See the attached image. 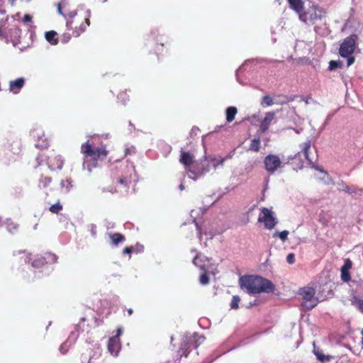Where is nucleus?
<instances>
[{
    "label": "nucleus",
    "mask_w": 363,
    "mask_h": 363,
    "mask_svg": "<svg viewBox=\"0 0 363 363\" xmlns=\"http://www.w3.org/2000/svg\"><path fill=\"white\" fill-rule=\"evenodd\" d=\"M240 287L250 294L270 293L274 290L272 282L265 278L254 275H245L239 279Z\"/></svg>",
    "instance_id": "nucleus-1"
},
{
    "label": "nucleus",
    "mask_w": 363,
    "mask_h": 363,
    "mask_svg": "<svg viewBox=\"0 0 363 363\" xmlns=\"http://www.w3.org/2000/svg\"><path fill=\"white\" fill-rule=\"evenodd\" d=\"M89 16L85 13H74L67 21V29L72 31V35L74 37L79 36L85 31L89 26Z\"/></svg>",
    "instance_id": "nucleus-2"
},
{
    "label": "nucleus",
    "mask_w": 363,
    "mask_h": 363,
    "mask_svg": "<svg viewBox=\"0 0 363 363\" xmlns=\"http://www.w3.org/2000/svg\"><path fill=\"white\" fill-rule=\"evenodd\" d=\"M80 152L83 155L84 160H90L93 162L104 160L108 155V150L106 146L94 147L89 140L82 144Z\"/></svg>",
    "instance_id": "nucleus-3"
},
{
    "label": "nucleus",
    "mask_w": 363,
    "mask_h": 363,
    "mask_svg": "<svg viewBox=\"0 0 363 363\" xmlns=\"http://www.w3.org/2000/svg\"><path fill=\"white\" fill-rule=\"evenodd\" d=\"M325 12L323 9L311 6L306 10H302L299 13V19L307 25H313L318 21H321L325 16Z\"/></svg>",
    "instance_id": "nucleus-4"
},
{
    "label": "nucleus",
    "mask_w": 363,
    "mask_h": 363,
    "mask_svg": "<svg viewBox=\"0 0 363 363\" xmlns=\"http://www.w3.org/2000/svg\"><path fill=\"white\" fill-rule=\"evenodd\" d=\"M358 36L356 34L350 35L343 40L340 45L339 55L342 57H347L352 55L357 47Z\"/></svg>",
    "instance_id": "nucleus-5"
},
{
    "label": "nucleus",
    "mask_w": 363,
    "mask_h": 363,
    "mask_svg": "<svg viewBox=\"0 0 363 363\" xmlns=\"http://www.w3.org/2000/svg\"><path fill=\"white\" fill-rule=\"evenodd\" d=\"M298 294L303 296L305 301V307L311 310L318 303V301L315 298V289L313 287H303L298 291Z\"/></svg>",
    "instance_id": "nucleus-6"
},
{
    "label": "nucleus",
    "mask_w": 363,
    "mask_h": 363,
    "mask_svg": "<svg viewBox=\"0 0 363 363\" xmlns=\"http://www.w3.org/2000/svg\"><path fill=\"white\" fill-rule=\"evenodd\" d=\"M186 171L189 173V176L194 180H196L199 177L203 175L209 171L208 167L206 166L203 162L196 161Z\"/></svg>",
    "instance_id": "nucleus-7"
},
{
    "label": "nucleus",
    "mask_w": 363,
    "mask_h": 363,
    "mask_svg": "<svg viewBox=\"0 0 363 363\" xmlns=\"http://www.w3.org/2000/svg\"><path fill=\"white\" fill-rule=\"evenodd\" d=\"M264 164L269 174H274L281 167V162L277 155L270 154L264 157Z\"/></svg>",
    "instance_id": "nucleus-8"
},
{
    "label": "nucleus",
    "mask_w": 363,
    "mask_h": 363,
    "mask_svg": "<svg viewBox=\"0 0 363 363\" xmlns=\"http://www.w3.org/2000/svg\"><path fill=\"white\" fill-rule=\"evenodd\" d=\"M262 212L263 216L258 218V222L264 223V227L267 229L272 230L277 224L276 219L273 216L272 212L267 208H263Z\"/></svg>",
    "instance_id": "nucleus-9"
},
{
    "label": "nucleus",
    "mask_w": 363,
    "mask_h": 363,
    "mask_svg": "<svg viewBox=\"0 0 363 363\" xmlns=\"http://www.w3.org/2000/svg\"><path fill=\"white\" fill-rule=\"evenodd\" d=\"M5 147L13 154L19 155L21 152L22 143L18 138L9 139Z\"/></svg>",
    "instance_id": "nucleus-10"
},
{
    "label": "nucleus",
    "mask_w": 363,
    "mask_h": 363,
    "mask_svg": "<svg viewBox=\"0 0 363 363\" xmlns=\"http://www.w3.org/2000/svg\"><path fill=\"white\" fill-rule=\"evenodd\" d=\"M57 11L60 14L69 18L76 13L74 9H71V5L67 0H62L57 4Z\"/></svg>",
    "instance_id": "nucleus-11"
},
{
    "label": "nucleus",
    "mask_w": 363,
    "mask_h": 363,
    "mask_svg": "<svg viewBox=\"0 0 363 363\" xmlns=\"http://www.w3.org/2000/svg\"><path fill=\"white\" fill-rule=\"evenodd\" d=\"M179 162L184 166L185 169H187L196 161L194 160V155L193 153L182 150Z\"/></svg>",
    "instance_id": "nucleus-12"
},
{
    "label": "nucleus",
    "mask_w": 363,
    "mask_h": 363,
    "mask_svg": "<svg viewBox=\"0 0 363 363\" xmlns=\"http://www.w3.org/2000/svg\"><path fill=\"white\" fill-rule=\"evenodd\" d=\"M274 111H269L265 113L264 118L260 121L259 129L262 133H265L269 128L272 122L275 118Z\"/></svg>",
    "instance_id": "nucleus-13"
},
{
    "label": "nucleus",
    "mask_w": 363,
    "mask_h": 363,
    "mask_svg": "<svg viewBox=\"0 0 363 363\" xmlns=\"http://www.w3.org/2000/svg\"><path fill=\"white\" fill-rule=\"evenodd\" d=\"M13 257L14 258V261L17 262L23 261L24 263H30L32 260L31 254L28 252L26 250L15 251L13 253Z\"/></svg>",
    "instance_id": "nucleus-14"
},
{
    "label": "nucleus",
    "mask_w": 363,
    "mask_h": 363,
    "mask_svg": "<svg viewBox=\"0 0 363 363\" xmlns=\"http://www.w3.org/2000/svg\"><path fill=\"white\" fill-rule=\"evenodd\" d=\"M121 349V343L117 337H110L108 342V350L113 356H117Z\"/></svg>",
    "instance_id": "nucleus-15"
},
{
    "label": "nucleus",
    "mask_w": 363,
    "mask_h": 363,
    "mask_svg": "<svg viewBox=\"0 0 363 363\" xmlns=\"http://www.w3.org/2000/svg\"><path fill=\"white\" fill-rule=\"evenodd\" d=\"M25 84V79L23 77L9 82V91L15 94H18Z\"/></svg>",
    "instance_id": "nucleus-16"
},
{
    "label": "nucleus",
    "mask_w": 363,
    "mask_h": 363,
    "mask_svg": "<svg viewBox=\"0 0 363 363\" xmlns=\"http://www.w3.org/2000/svg\"><path fill=\"white\" fill-rule=\"evenodd\" d=\"M352 264L350 259H347L345 260L344 265L341 268V278L344 281H348L351 279L349 270L352 268Z\"/></svg>",
    "instance_id": "nucleus-17"
},
{
    "label": "nucleus",
    "mask_w": 363,
    "mask_h": 363,
    "mask_svg": "<svg viewBox=\"0 0 363 363\" xmlns=\"http://www.w3.org/2000/svg\"><path fill=\"white\" fill-rule=\"evenodd\" d=\"M313 353L315 355L317 359L322 363L330 362L335 357L334 356L332 355H325L320 349L315 348V346L313 349Z\"/></svg>",
    "instance_id": "nucleus-18"
},
{
    "label": "nucleus",
    "mask_w": 363,
    "mask_h": 363,
    "mask_svg": "<svg viewBox=\"0 0 363 363\" xmlns=\"http://www.w3.org/2000/svg\"><path fill=\"white\" fill-rule=\"evenodd\" d=\"M311 147V140L309 139L300 145L301 152L303 154L305 159L312 164L313 162L308 156V150H310Z\"/></svg>",
    "instance_id": "nucleus-19"
},
{
    "label": "nucleus",
    "mask_w": 363,
    "mask_h": 363,
    "mask_svg": "<svg viewBox=\"0 0 363 363\" xmlns=\"http://www.w3.org/2000/svg\"><path fill=\"white\" fill-rule=\"evenodd\" d=\"M290 7L298 14L303 9V2L302 0H287Z\"/></svg>",
    "instance_id": "nucleus-20"
},
{
    "label": "nucleus",
    "mask_w": 363,
    "mask_h": 363,
    "mask_svg": "<svg viewBox=\"0 0 363 363\" xmlns=\"http://www.w3.org/2000/svg\"><path fill=\"white\" fill-rule=\"evenodd\" d=\"M30 263L33 267L39 268L45 264L47 261L44 257L41 255H37L34 258L32 257V260L30 262Z\"/></svg>",
    "instance_id": "nucleus-21"
},
{
    "label": "nucleus",
    "mask_w": 363,
    "mask_h": 363,
    "mask_svg": "<svg viewBox=\"0 0 363 363\" xmlns=\"http://www.w3.org/2000/svg\"><path fill=\"white\" fill-rule=\"evenodd\" d=\"M57 35V33L55 30H50L45 33V39L51 45H55L58 43Z\"/></svg>",
    "instance_id": "nucleus-22"
},
{
    "label": "nucleus",
    "mask_w": 363,
    "mask_h": 363,
    "mask_svg": "<svg viewBox=\"0 0 363 363\" xmlns=\"http://www.w3.org/2000/svg\"><path fill=\"white\" fill-rule=\"evenodd\" d=\"M238 109L235 106H230L226 109V121L228 123H231L235 117Z\"/></svg>",
    "instance_id": "nucleus-23"
},
{
    "label": "nucleus",
    "mask_w": 363,
    "mask_h": 363,
    "mask_svg": "<svg viewBox=\"0 0 363 363\" xmlns=\"http://www.w3.org/2000/svg\"><path fill=\"white\" fill-rule=\"evenodd\" d=\"M109 237L112 241V244L115 246H117L120 242H122L125 240V237L121 233H116L109 234Z\"/></svg>",
    "instance_id": "nucleus-24"
},
{
    "label": "nucleus",
    "mask_w": 363,
    "mask_h": 363,
    "mask_svg": "<svg viewBox=\"0 0 363 363\" xmlns=\"http://www.w3.org/2000/svg\"><path fill=\"white\" fill-rule=\"evenodd\" d=\"M352 305L363 314V299L354 296L351 299Z\"/></svg>",
    "instance_id": "nucleus-25"
},
{
    "label": "nucleus",
    "mask_w": 363,
    "mask_h": 363,
    "mask_svg": "<svg viewBox=\"0 0 363 363\" xmlns=\"http://www.w3.org/2000/svg\"><path fill=\"white\" fill-rule=\"evenodd\" d=\"M52 182V178L50 177L42 175L38 183L40 188H47Z\"/></svg>",
    "instance_id": "nucleus-26"
},
{
    "label": "nucleus",
    "mask_w": 363,
    "mask_h": 363,
    "mask_svg": "<svg viewBox=\"0 0 363 363\" xmlns=\"http://www.w3.org/2000/svg\"><path fill=\"white\" fill-rule=\"evenodd\" d=\"M274 104V100L273 99L269 96V95H265L262 98V100L260 101V105L265 108V107H268V106H271Z\"/></svg>",
    "instance_id": "nucleus-27"
},
{
    "label": "nucleus",
    "mask_w": 363,
    "mask_h": 363,
    "mask_svg": "<svg viewBox=\"0 0 363 363\" xmlns=\"http://www.w3.org/2000/svg\"><path fill=\"white\" fill-rule=\"evenodd\" d=\"M250 150L258 152L260 149V140L259 138H254L250 145Z\"/></svg>",
    "instance_id": "nucleus-28"
},
{
    "label": "nucleus",
    "mask_w": 363,
    "mask_h": 363,
    "mask_svg": "<svg viewBox=\"0 0 363 363\" xmlns=\"http://www.w3.org/2000/svg\"><path fill=\"white\" fill-rule=\"evenodd\" d=\"M62 210V205L58 201L55 204L52 205L49 208V211L52 213H59Z\"/></svg>",
    "instance_id": "nucleus-29"
},
{
    "label": "nucleus",
    "mask_w": 363,
    "mask_h": 363,
    "mask_svg": "<svg viewBox=\"0 0 363 363\" xmlns=\"http://www.w3.org/2000/svg\"><path fill=\"white\" fill-rule=\"evenodd\" d=\"M116 184H119L125 187L128 186V184L130 182L128 178L125 176H122L121 177L116 178V181H114Z\"/></svg>",
    "instance_id": "nucleus-30"
},
{
    "label": "nucleus",
    "mask_w": 363,
    "mask_h": 363,
    "mask_svg": "<svg viewBox=\"0 0 363 363\" xmlns=\"http://www.w3.org/2000/svg\"><path fill=\"white\" fill-rule=\"evenodd\" d=\"M55 160H56V164H52L51 160H48V163L50 164L51 167L53 169H61L63 166V161L60 158H55Z\"/></svg>",
    "instance_id": "nucleus-31"
},
{
    "label": "nucleus",
    "mask_w": 363,
    "mask_h": 363,
    "mask_svg": "<svg viewBox=\"0 0 363 363\" xmlns=\"http://www.w3.org/2000/svg\"><path fill=\"white\" fill-rule=\"evenodd\" d=\"M61 186L62 189H65L66 192H68L72 187L71 181L69 179H66L65 181L62 180Z\"/></svg>",
    "instance_id": "nucleus-32"
},
{
    "label": "nucleus",
    "mask_w": 363,
    "mask_h": 363,
    "mask_svg": "<svg viewBox=\"0 0 363 363\" xmlns=\"http://www.w3.org/2000/svg\"><path fill=\"white\" fill-rule=\"evenodd\" d=\"M193 263L200 269L205 270V266L201 263V258L199 255H196L194 258Z\"/></svg>",
    "instance_id": "nucleus-33"
},
{
    "label": "nucleus",
    "mask_w": 363,
    "mask_h": 363,
    "mask_svg": "<svg viewBox=\"0 0 363 363\" xmlns=\"http://www.w3.org/2000/svg\"><path fill=\"white\" fill-rule=\"evenodd\" d=\"M240 301V298L238 296H233L232 298V301L230 303V306L233 309H238L239 306V302Z\"/></svg>",
    "instance_id": "nucleus-34"
},
{
    "label": "nucleus",
    "mask_w": 363,
    "mask_h": 363,
    "mask_svg": "<svg viewBox=\"0 0 363 363\" xmlns=\"http://www.w3.org/2000/svg\"><path fill=\"white\" fill-rule=\"evenodd\" d=\"M277 235H278V236L279 237V238L281 240V241L283 242H285L287 239V237H288V235H289V231L288 230H283L280 233H276L274 235V237L277 236Z\"/></svg>",
    "instance_id": "nucleus-35"
},
{
    "label": "nucleus",
    "mask_w": 363,
    "mask_h": 363,
    "mask_svg": "<svg viewBox=\"0 0 363 363\" xmlns=\"http://www.w3.org/2000/svg\"><path fill=\"white\" fill-rule=\"evenodd\" d=\"M341 64L342 63L340 62L331 60L329 62L328 69L330 71L334 70L335 68L341 67Z\"/></svg>",
    "instance_id": "nucleus-36"
},
{
    "label": "nucleus",
    "mask_w": 363,
    "mask_h": 363,
    "mask_svg": "<svg viewBox=\"0 0 363 363\" xmlns=\"http://www.w3.org/2000/svg\"><path fill=\"white\" fill-rule=\"evenodd\" d=\"M204 271H206V269ZM200 282L202 284H207L209 282V277H208L206 272H204V273H203L200 276Z\"/></svg>",
    "instance_id": "nucleus-37"
},
{
    "label": "nucleus",
    "mask_w": 363,
    "mask_h": 363,
    "mask_svg": "<svg viewBox=\"0 0 363 363\" xmlns=\"http://www.w3.org/2000/svg\"><path fill=\"white\" fill-rule=\"evenodd\" d=\"M286 261L289 264H292L295 262V255L294 253H289L286 257Z\"/></svg>",
    "instance_id": "nucleus-38"
},
{
    "label": "nucleus",
    "mask_w": 363,
    "mask_h": 363,
    "mask_svg": "<svg viewBox=\"0 0 363 363\" xmlns=\"http://www.w3.org/2000/svg\"><path fill=\"white\" fill-rule=\"evenodd\" d=\"M133 250L134 247L133 246L125 247L123 249V253L130 255L133 252Z\"/></svg>",
    "instance_id": "nucleus-39"
},
{
    "label": "nucleus",
    "mask_w": 363,
    "mask_h": 363,
    "mask_svg": "<svg viewBox=\"0 0 363 363\" xmlns=\"http://www.w3.org/2000/svg\"><path fill=\"white\" fill-rule=\"evenodd\" d=\"M347 67L352 65L354 62V60H355V58L354 56L350 55V57H347Z\"/></svg>",
    "instance_id": "nucleus-40"
},
{
    "label": "nucleus",
    "mask_w": 363,
    "mask_h": 363,
    "mask_svg": "<svg viewBox=\"0 0 363 363\" xmlns=\"http://www.w3.org/2000/svg\"><path fill=\"white\" fill-rule=\"evenodd\" d=\"M32 20V17L29 14H26L23 16V21L26 23L30 22Z\"/></svg>",
    "instance_id": "nucleus-41"
},
{
    "label": "nucleus",
    "mask_w": 363,
    "mask_h": 363,
    "mask_svg": "<svg viewBox=\"0 0 363 363\" xmlns=\"http://www.w3.org/2000/svg\"><path fill=\"white\" fill-rule=\"evenodd\" d=\"M70 38H71V35L69 34H67H67H64L63 35V38H62V41L63 43H67L69 40Z\"/></svg>",
    "instance_id": "nucleus-42"
},
{
    "label": "nucleus",
    "mask_w": 363,
    "mask_h": 363,
    "mask_svg": "<svg viewBox=\"0 0 363 363\" xmlns=\"http://www.w3.org/2000/svg\"><path fill=\"white\" fill-rule=\"evenodd\" d=\"M11 31L16 35H19L21 33V30L18 28H14L11 29Z\"/></svg>",
    "instance_id": "nucleus-43"
},
{
    "label": "nucleus",
    "mask_w": 363,
    "mask_h": 363,
    "mask_svg": "<svg viewBox=\"0 0 363 363\" xmlns=\"http://www.w3.org/2000/svg\"><path fill=\"white\" fill-rule=\"evenodd\" d=\"M285 98L286 99V101L280 102V104H285V103H287V102H290V101H294V99H293V98H291V97H287V96H285Z\"/></svg>",
    "instance_id": "nucleus-44"
},
{
    "label": "nucleus",
    "mask_w": 363,
    "mask_h": 363,
    "mask_svg": "<svg viewBox=\"0 0 363 363\" xmlns=\"http://www.w3.org/2000/svg\"><path fill=\"white\" fill-rule=\"evenodd\" d=\"M121 333H122V330L121 328H118L116 330V335L114 337H117V339H119V336L121 335Z\"/></svg>",
    "instance_id": "nucleus-45"
},
{
    "label": "nucleus",
    "mask_w": 363,
    "mask_h": 363,
    "mask_svg": "<svg viewBox=\"0 0 363 363\" xmlns=\"http://www.w3.org/2000/svg\"><path fill=\"white\" fill-rule=\"evenodd\" d=\"M131 153V150L129 149V148H126L125 150V155H130Z\"/></svg>",
    "instance_id": "nucleus-46"
},
{
    "label": "nucleus",
    "mask_w": 363,
    "mask_h": 363,
    "mask_svg": "<svg viewBox=\"0 0 363 363\" xmlns=\"http://www.w3.org/2000/svg\"><path fill=\"white\" fill-rule=\"evenodd\" d=\"M344 191L349 193V194H352L353 191H351L350 189V187L349 186H346L345 189H344Z\"/></svg>",
    "instance_id": "nucleus-47"
},
{
    "label": "nucleus",
    "mask_w": 363,
    "mask_h": 363,
    "mask_svg": "<svg viewBox=\"0 0 363 363\" xmlns=\"http://www.w3.org/2000/svg\"><path fill=\"white\" fill-rule=\"evenodd\" d=\"M138 247V252H140L143 250V245H137Z\"/></svg>",
    "instance_id": "nucleus-48"
},
{
    "label": "nucleus",
    "mask_w": 363,
    "mask_h": 363,
    "mask_svg": "<svg viewBox=\"0 0 363 363\" xmlns=\"http://www.w3.org/2000/svg\"><path fill=\"white\" fill-rule=\"evenodd\" d=\"M128 315H131L133 313V311L131 308L128 309Z\"/></svg>",
    "instance_id": "nucleus-49"
},
{
    "label": "nucleus",
    "mask_w": 363,
    "mask_h": 363,
    "mask_svg": "<svg viewBox=\"0 0 363 363\" xmlns=\"http://www.w3.org/2000/svg\"><path fill=\"white\" fill-rule=\"evenodd\" d=\"M312 167H314L315 169H318V170L320 171V172H323V171L322 170V169L319 168L318 167H316V166H315V165H313V166H312Z\"/></svg>",
    "instance_id": "nucleus-50"
},
{
    "label": "nucleus",
    "mask_w": 363,
    "mask_h": 363,
    "mask_svg": "<svg viewBox=\"0 0 363 363\" xmlns=\"http://www.w3.org/2000/svg\"><path fill=\"white\" fill-rule=\"evenodd\" d=\"M35 146H36L37 147H43V146L46 147V146H47V143H46L45 145H40L39 144H36V145H35Z\"/></svg>",
    "instance_id": "nucleus-51"
},
{
    "label": "nucleus",
    "mask_w": 363,
    "mask_h": 363,
    "mask_svg": "<svg viewBox=\"0 0 363 363\" xmlns=\"http://www.w3.org/2000/svg\"><path fill=\"white\" fill-rule=\"evenodd\" d=\"M179 188H180V189H181V190H183V189H184V185H183V184H181V185L179 186Z\"/></svg>",
    "instance_id": "nucleus-52"
},
{
    "label": "nucleus",
    "mask_w": 363,
    "mask_h": 363,
    "mask_svg": "<svg viewBox=\"0 0 363 363\" xmlns=\"http://www.w3.org/2000/svg\"><path fill=\"white\" fill-rule=\"evenodd\" d=\"M10 1V3L13 5L14 4V2H15V0H9Z\"/></svg>",
    "instance_id": "nucleus-53"
},
{
    "label": "nucleus",
    "mask_w": 363,
    "mask_h": 363,
    "mask_svg": "<svg viewBox=\"0 0 363 363\" xmlns=\"http://www.w3.org/2000/svg\"><path fill=\"white\" fill-rule=\"evenodd\" d=\"M361 333L362 335V344L363 345V330L361 331Z\"/></svg>",
    "instance_id": "nucleus-54"
},
{
    "label": "nucleus",
    "mask_w": 363,
    "mask_h": 363,
    "mask_svg": "<svg viewBox=\"0 0 363 363\" xmlns=\"http://www.w3.org/2000/svg\"><path fill=\"white\" fill-rule=\"evenodd\" d=\"M86 320V318H82L81 320H80V322H84Z\"/></svg>",
    "instance_id": "nucleus-55"
},
{
    "label": "nucleus",
    "mask_w": 363,
    "mask_h": 363,
    "mask_svg": "<svg viewBox=\"0 0 363 363\" xmlns=\"http://www.w3.org/2000/svg\"><path fill=\"white\" fill-rule=\"evenodd\" d=\"M223 162H224V160H223V159H222V160L219 162V164H223Z\"/></svg>",
    "instance_id": "nucleus-56"
},
{
    "label": "nucleus",
    "mask_w": 363,
    "mask_h": 363,
    "mask_svg": "<svg viewBox=\"0 0 363 363\" xmlns=\"http://www.w3.org/2000/svg\"><path fill=\"white\" fill-rule=\"evenodd\" d=\"M91 233H92V235H96V231H95V230H91Z\"/></svg>",
    "instance_id": "nucleus-57"
}]
</instances>
